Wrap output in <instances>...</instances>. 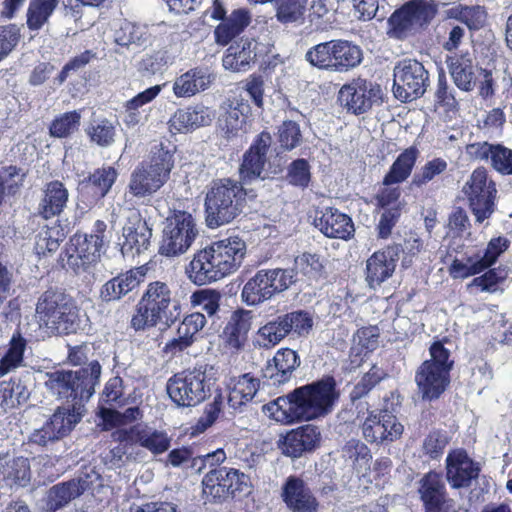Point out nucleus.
<instances>
[{"mask_svg":"<svg viewBox=\"0 0 512 512\" xmlns=\"http://www.w3.org/2000/svg\"><path fill=\"white\" fill-rule=\"evenodd\" d=\"M337 398L334 378L325 377L270 401L263 410L275 421L289 425L329 414Z\"/></svg>","mask_w":512,"mask_h":512,"instance_id":"nucleus-1","label":"nucleus"},{"mask_svg":"<svg viewBox=\"0 0 512 512\" xmlns=\"http://www.w3.org/2000/svg\"><path fill=\"white\" fill-rule=\"evenodd\" d=\"M246 251V243L239 237L215 241L193 255L186 275L199 286L216 282L239 269Z\"/></svg>","mask_w":512,"mask_h":512,"instance_id":"nucleus-2","label":"nucleus"},{"mask_svg":"<svg viewBox=\"0 0 512 512\" xmlns=\"http://www.w3.org/2000/svg\"><path fill=\"white\" fill-rule=\"evenodd\" d=\"M101 365L91 361L76 371L55 370L45 374L44 385L47 391L58 399H67L62 406H81V418L84 416L85 402L95 393L100 382Z\"/></svg>","mask_w":512,"mask_h":512,"instance_id":"nucleus-3","label":"nucleus"},{"mask_svg":"<svg viewBox=\"0 0 512 512\" xmlns=\"http://www.w3.org/2000/svg\"><path fill=\"white\" fill-rule=\"evenodd\" d=\"M246 195L240 181L231 178L212 181L205 197L207 225L216 228L241 215L246 206Z\"/></svg>","mask_w":512,"mask_h":512,"instance_id":"nucleus-4","label":"nucleus"},{"mask_svg":"<svg viewBox=\"0 0 512 512\" xmlns=\"http://www.w3.org/2000/svg\"><path fill=\"white\" fill-rule=\"evenodd\" d=\"M35 317L51 333L70 334L78 329V310L72 297L58 288L44 291L36 302Z\"/></svg>","mask_w":512,"mask_h":512,"instance_id":"nucleus-5","label":"nucleus"},{"mask_svg":"<svg viewBox=\"0 0 512 512\" xmlns=\"http://www.w3.org/2000/svg\"><path fill=\"white\" fill-rule=\"evenodd\" d=\"M304 58L319 70L345 73L361 64L363 53L358 45L350 41L334 39L312 46Z\"/></svg>","mask_w":512,"mask_h":512,"instance_id":"nucleus-6","label":"nucleus"},{"mask_svg":"<svg viewBox=\"0 0 512 512\" xmlns=\"http://www.w3.org/2000/svg\"><path fill=\"white\" fill-rule=\"evenodd\" d=\"M271 144L270 133L263 131L245 151L239 166V181L243 185L272 180L283 172L284 168L280 160H270L267 157Z\"/></svg>","mask_w":512,"mask_h":512,"instance_id":"nucleus-7","label":"nucleus"},{"mask_svg":"<svg viewBox=\"0 0 512 512\" xmlns=\"http://www.w3.org/2000/svg\"><path fill=\"white\" fill-rule=\"evenodd\" d=\"M213 367L207 365L185 370L172 376L167 382V393L179 407H194L210 394L213 377L209 373Z\"/></svg>","mask_w":512,"mask_h":512,"instance_id":"nucleus-8","label":"nucleus"},{"mask_svg":"<svg viewBox=\"0 0 512 512\" xmlns=\"http://www.w3.org/2000/svg\"><path fill=\"white\" fill-rule=\"evenodd\" d=\"M436 14L435 9L422 0H411L396 9L387 20L389 38L404 41L425 29Z\"/></svg>","mask_w":512,"mask_h":512,"instance_id":"nucleus-9","label":"nucleus"},{"mask_svg":"<svg viewBox=\"0 0 512 512\" xmlns=\"http://www.w3.org/2000/svg\"><path fill=\"white\" fill-rule=\"evenodd\" d=\"M171 304V290L161 281L151 282L143 294L136 314L131 319V327L136 331L156 326L159 322L168 324L172 319L168 316Z\"/></svg>","mask_w":512,"mask_h":512,"instance_id":"nucleus-10","label":"nucleus"},{"mask_svg":"<svg viewBox=\"0 0 512 512\" xmlns=\"http://www.w3.org/2000/svg\"><path fill=\"white\" fill-rule=\"evenodd\" d=\"M197 235L194 217L186 211H174L173 215L166 219L159 252L168 257L184 254Z\"/></svg>","mask_w":512,"mask_h":512,"instance_id":"nucleus-11","label":"nucleus"},{"mask_svg":"<svg viewBox=\"0 0 512 512\" xmlns=\"http://www.w3.org/2000/svg\"><path fill=\"white\" fill-rule=\"evenodd\" d=\"M430 84L429 72L415 59H402L393 69V94L401 102H410L424 95Z\"/></svg>","mask_w":512,"mask_h":512,"instance_id":"nucleus-12","label":"nucleus"},{"mask_svg":"<svg viewBox=\"0 0 512 512\" xmlns=\"http://www.w3.org/2000/svg\"><path fill=\"white\" fill-rule=\"evenodd\" d=\"M469 207L479 224L489 219L495 211L497 189L484 168L475 169L462 189Z\"/></svg>","mask_w":512,"mask_h":512,"instance_id":"nucleus-13","label":"nucleus"},{"mask_svg":"<svg viewBox=\"0 0 512 512\" xmlns=\"http://www.w3.org/2000/svg\"><path fill=\"white\" fill-rule=\"evenodd\" d=\"M82 408L78 406H60L41 427L34 429L28 444L48 448L66 435L81 421Z\"/></svg>","mask_w":512,"mask_h":512,"instance_id":"nucleus-14","label":"nucleus"},{"mask_svg":"<svg viewBox=\"0 0 512 512\" xmlns=\"http://www.w3.org/2000/svg\"><path fill=\"white\" fill-rule=\"evenodd\" d=\"M99 479L100 475L94 469H90L81 472L73 479L52 486L47 492L45 510L55 512L64 507L85 491L90 490Z\"/></svg>","mask_w":512,"mask_h":512,"instance_id":"nucleus-15","label":"nucleus"},{"mask_svg":"<svg viewBox=\"0 0 512 512\" xmlns=\"http://www.w3.org/2000/svg\"><path fill=\"white\" fill-rule=\"evenodd\" d=\"M380 99V86L361 78L345 84L338 95L340 104L355 115L366 113Z\"/></svg>","mask_w":512,"mask_h":512,"instance_id":"nucleus-16","label":"nucleus"},{"mask_svg":"<svg viewBox=\"0 0 512 512\" xmlns=\"http://www.w3.org/2000/svg\"><path fill=\"white\" fill-rule=\"evenodd\" d=\"M391 411L384 407L379 412L372 411L362 424V434L366 441L381 444L393 442L403 433V425Z\"/></svg>","mask_w":512,"mask_h":512,"instance_id":"nucleus-17","label":"nucleus"},{"mask_svg":"<svg viewBox=\"0 0 512 512\" xmlns=\"http://www.w3.org/2000/svg\"><path fill=\"white\" fill-rule=\"evenodd\" d=\"M446 480L452 489L471 487L481 471L479 463L463 449H455L446 457Z\"/></svg>","mask_w":512,"mask_h":512,"instance_id":"nucleus-18","label":"nucleus"},{"mask_svg":"<svg viewBox=\"0 0 512 512\" xmlns=\"http://www.w3.org/2000/svg\"><path fill=\"white\" fill-rule=\"evenodd\" d=\"M152 229L141 219L138 212H131L122 228L119 239L123 256L134 257L146 251L150 246Z\"/></svg>","mask_w":512,"mask_h":512,"instance_id":"nucleus-19","label":"nucleus"},{"mask_svg":"<svg viewBox=\"0 0 512 512\" xmlns=\"http://www.w3.org/2000/svg\"><path fill=\"white\" fill-rule=\"evenodd\" d=\"M322 436L318 426L302 425L287 432L280 441L282 453L291 458H299L319 447Z\"/></svg>","mask_w":512,"mask_h":512,"instance_id":"nucleus-20","label":"nucleus"},{"mask_svg":"<svg viewBox=\"0 0 512 512\" xmlns=\"http://www.w3.org/2000/svg\"><path fill=\"white\" fill-rule=\"evenodd\" d=\"M143 267L130 269L117 274L106 281L99 290V299L103 303H114L129 296L144 281Z\"/></svg>","mask_w":512,"mask_h":512,"instance_id":"nucleus-21","label":"nucleus"},{"mask_svg":"<svg viewBox=\"0 0 512 512\" xmlns=\"http://www.w3.org/2000/svg\"><path fill=\"white\" fill-rule=\"evenodd\" d=\"M400 247L389 246L373 253L366 261V282L371 289H377L389 279L396 268Z\"/></svg>","mask_w":512,"mask_h":512,"instance_id":"nucleus-22","label":"nucleus"},{"mask_svg":"<svg viewBox=\"0 0 512 512\" xmlns=\"http://www.w3.org/2000/svg\"><path fill=\"white\" fill-rule=\"evenodd\" d=\"M415 382L423 400L438 399L450 383V374L442 367L422 363L415 373Z\"/></svg>","mask_w":512,"mask_h":512,"instance_id":"nucleus-23","label":"nucleus"},{"mask_svg":"<svg viewBox=\"0 0 512 512\" xmlns=\"http://www.w3.org/2000/svg\"><path fill=\"white\" fill-rule=\"evenodd\" d=\"M300 357L290 348L279 349L263 369V376L270 385L279 386L289 382L300 366Z\"/></svg>","mask_w":512,"mask_h":512,"instance_id":"nucleus-24","label":"nucleus"},{"mask_svg":"<svg viewBox=\"0 0 512 512\" xmlns=\"http://www.w3.org/2000/svg\"><path fill=\"white\" fill-rule=\"evenodd\" d=\"M69 202V191L59 180H52L44 184L41 197L36 207L38 216L45 220L61 215Z\"/></svg>","mask_w":512,"mask_h":512,"instance_id":"nucleus-25","label":"nucleus"},{"mask_svg":"<svg viewBox=\"0 0 512 512\" xmlns=\"http://www.w3.org/2000/svg\"><path fill=\"white\" fill-rule=\"evenodd\" d=\"M282 499L293 512H316L318 502L307 484L296 476H289L282 487Z\"/></svg>","mask_w":512,"mask_h":512,"instance_id":"nucleus-26","label":"nucleus"},{"mask_svg":"<svg viewBox=\"0 0 512 512\" xmlns=\"http://www.w3.org/2000/svg\"><path fill=\"white\" fill-rule=\"evenodd\" d=\"M215 80L216 75L209 68H191L175 79L173 93L178 98L192 97L209 89Z\"/></svg>","mask_w":512,"mask_h":512,"instance_id":"nucleus-27","label":"nucleus"},{"mask_svg":"<svg viewBox=\"0 0 512 512\" xmlns=\"http://www.w3.org/2000/svg\"><path fill=\"white\" fill-rule=\"evenodd\" d=\"M314 225L329 238L348 239L354 232L351 218L331 207L316 212Z\"/></svg>","mask_w":512,"mask_h":512,"instance_id":"nucleus-28","label":"nucleus"},{"mask_svg":"<svg viewBox=\"0 0 512 512\" xmlns=\"http://www.w3.org/2000/svg\"><path fill=\"white\" fill-rule=\"evenodd\" d=\"M221 127L228 137L242 129L250 113V105L242 95H231L220 106Z\"/></svg>","mask_w":512,"mask_h":512,"instance_id":"nucleus-29","label":"nucleus"},{"mask_svg":"<svg viewBox=\"0 0 512 512\" xmlns=\"http://www.w3.org/2000/svg\"><path fill=\"white\" fill-rule=\"evenodd\" d=\"M418 493L424 505V512H444L446 487L442 476L428 472L418 482Z\"/></svg>","mask_w":512,"mask_h":512,"instance_id":"nucleus-30","label":"nucleus"},{"mask_svg":"<svg viewBox=\"0 0 512 512\" xmlns=\"http://www.w3.org/2000/svg\"><path fill=\"white\" fill-rule=\"evenodd\" d=\"M165 183L164 179L140 163L130 175L127 193L144 201L150 199Z\"/></svg>","mask_w":512,"mask_h":512,"instance_id":"nucleus-31","label":"nucleus"},{"mask_svg":"<svg viewBox=\"0 0 512 512\" xmlns=\"http://www.w3.org/2000/svg\"><path fill=\"white\" fill-rule=\"evenodd\" d=\"M260 387V380L251 373H245L231 379L229 383L228 405L235 412H242L255 397Z\"/></svg>","mask_w":512,"mask_h":512,"instance_id":"nucleus-32","label":"nucleus"},{"mask_svg":"<svg viewBox=\"0 0 512 512\" xmlns=\"http://www.w3.org/2000/svg\"><path fill=\"white\" fill-rule=\"evenodd\" d=\"M130 438L139 446L151 452L154 456L165 453L171 446V437L166 431L150 427L133 426Z\"/></svg>","mask_w":512,"mask_h":512,"instance_id":"nucleus-33","label":"nucleus"},{"mask_svg":"<svg viewBox=\"0 0 512 512\" xmlns=\"http://www.w3.org/2000/svg\"><path fill=\"white\" fill-rule=\"evenodd\" d=\"M250 12L245 8H239L220 23L214 31L215 40L220 45H227L249 25Z\"/></svg>","mask_w":512,"mask_h":512,"instance_id":"nucleus-34","label":"nucleus"},{"mask_svg":"<svg viewBox=\"0 0 512 512\" xmlns=\"http://www.w3.org/2000/svg\"><path fill=\"white\" fill-rule=\"evenodd\" d=\"M227 467L211 469L202 480V492L209 502H223L232 495L228 479L224 476Z\"/></svg>","mask_w":512,"mask_h":512,"instance_id":"nucleus-35","label":"nucleus"},{"mask_svg":"<svg viewBox=\"0 0 512 512\" xmlns=\"http://www.w3.org/2000/svg\"><path fill=\"white\" fill-rule=\"evenodd\" d=\"M446 64L454 84L462 91H472L475 86L472 60L465 55H454L447 57Z\"/></svg>","mask_w":512,"mask_h":512,"instance_id":"nucleus-36","label":"nucleus"},{"mask_svg":"<svg viewBox=\"0 0 512 512\" xmlns=\"http://www.w3.org/2000/svg\"><path fill=\"white\" fill-rule=\"evenodd\" d=\"M418 156L419 151L417 148L409 147L405 149L391 165L383 179V184L390 186L404 182L411 175Z\"/></svg>","mask_w":512,"mask_h":512,"instance_id":"nucleus-37","label":"nucleus"},{"mask_svg":"<svg viewBox=\"0 0 512 512\" xmlns=\"http://www.w3.org/2000/svg\"><path fill=\"white\" fill-rule=\"evenodd\" d=\"M255 57L256 52L252 41L241 39L240 42L231 45L227 49L223 58V65L233 71H246Z\"/></svg>","mask_w":512,"mask_h":512,"instance_id":"nucleus-38","label":"nucleus"},{"mask_svg":"<svg viewBox=\"0 0 512 512\" xmlns=\"http://www.w3.org/2000/svg\"><path fill=\"white\" fill-rule=\"evenodd\" d=\"M26 340L20 332L13 334L3 354L0 353V376H5L23 366Z\"/></svg>","mask_w":512,"mask_h":512,"instance_id":"nucleus-39","label":"nucleus"},{"mask_svg":"<svg viewBox=\"0 0 512 512\" xmlns=\"http://www.w3.org/2000/svg\"><path fill=\"white\" fill-rule=\"evenodd\" d=\"M66 238L64 228L59 224L43 225L35 235L34 251L38 256H45L58 250Z\"/></svg>","mask_w":512,"mask_h":512,"instance_id":"nucleus-40","label":"nucleus"},{"mask_svg":"<svg viewBox=\"0 0 512 512\" xmlns=\"http://www.w3.org/2000/svg\"><path fill=\"white\" fill-rule=\"evenodd\" d=\"M141 164L167 182L174 167L173 151L163 143L154 144L150 150L149 161Z\"/></svg>","mask_w":512,"mask_h":512,"instance_id":"nucleus-41","label":"nucleus"},{"mask_svg":"<svg viewBox=\"0 0 512 512\" xmlns=\"http://www.w3.org/2000/svg\"><path fill=\"white\" fill-rule=\"evenodd\" d=\"M29 396L28 388L20 380L0 382V415L25 403Z\"/></svg>","mask_w":512,"mask_h":512,"instance_id":"nucleus-42","label":"nucleus"},{"mask_svg":"<svg viewBox=\"0 0 512 512\" xmlns=\"http://www.w3.org/2000/svg\"><path fill=\"white\" fill-rule=\"evenodd\" d=\"M149 37L146 26L128 21H124L114 33L116 44L128 49L146 45Z\"/></svg>","mask_w":512,"mask_h":512,"instance_id":"nucleus-43","label":"nucleus"},{"mask_svg":"<svg viewBox=\"0 0 512 512\" xmlns=\"http://www.w3.org/2000/svg\"><path fill=\"white\" fill-rule=\"evenodd\" d=\"M272 297V289L269 288L261 270L245 283L241 292L243 302L250 306L258 305Z\"/></svg>","mask_w":512,"mask_h":512,"instance_id":"nucleus-44","label":"nucleus"},{"mask_svg":"<svg viewBox=\"0 0 512 512\" xmlns=\"http://www.w3.org/2000/svg\"><path fill=\"white\" fill-rule=\"evenodd\" d=\"M3 478L11 487H26L31 478L30 464L27 458L16 457L5 460Z\"/></svg>","mask_w":512,"mask_h":512,"instance_id":"nucleus-45","label":"nucleus"},{"mask_svg":"<svg viewBox=\"0 0 512 512\" xmlns=\"http://www.w3.org/2000/svg\"><path fill=\"white\" fill-rule=\"evenodd\" d=\"M58 0H30L26 13L27 27L40 30L49 20L58 5Z\"/></svg>","mask_w":512,"mask_h":512,"instance_id":"nucleus-46","label":"nucleus"},{"mask_svg":"<svg viewBox=\"0 0 512 512\" xmlns=\"http://www.w3.org/2000/svg\"><path fill=\"white\" fill-rule=\"evenodd\" d=\"M342 457L358 472L366 470L372 459L370 449L366 444L357 439L349 440L342 447Z\"/></svg>","mask_w":512,"mask_h":512,"instance_id":"nucleus-47","label":"nucleus"},{"mask_svg":"<svg viewBox=\"0 0 512 512\" xmlns=\"http://www.w3.org/2000/svg\"><path fill=\"white\" fill-rule=\"evenodd\" d=\"M288 321L285 315L278 316L275 320L266 323L258 331V343L268 348L277 345L288 334Z\"/></svg>","mask_w":512,"mask_h":512,"instance_id":"nucleus-48","label":"nucleus"},{"mask_svg":"<svg viewBox=\"0 0 512 512\" xmlns=\"http://www.w3.org/2000/svg\"><path fill=\"white\" fill-rule=\"evenodd\" d=\"M118 177V171L111 166H103L91 173L83 183H88L95 188V194L104 198Z\"/></svg>","mask_w":512,"mask_h":512,"instance_id":"nucleus-49","label":"nucleus"},{"mask_svg":"<svg viewBox=\"0 0 512 512\" xmlns=\"http://www.w3.org/2000/svg\"><path fill=\"white\" fill-rule=\"evenodd\" d=\"M81 111H71L56 117L50 125L51 136L65 138L76 132L80 126Z\"/></svg>","mask_w":512,"mask_h":512,"instance_id":"nucleus-50","label":"nucleus"},{"mask_svg":"<svg viewBox=\"0 0 512 512\" xmlns=\"http://www.w3.org/2000/svg\"><path fill=\"white\" fill-rule=\"evenodd\" d=\"M86 131L90 140L101 147H109L115 141L116 128L108 119L94 120Z\"/></svg>","mask_w":512,"mask_h":512,"instance_id":"nucleus-51","label":"nucleus"},{"mask_svg":"<svg viewBox=\"0 0 512 512\" xmlns=\"http://www.w3.org/2000/svg\"><path fill=\"white\" fill-rule=\"evenodd\" d=\"M267 284L272 289L273 296L287 290L294 282L296 273L294 269H261Z\"/></svg>","mask_w":512,"mask_h":512,"instance_id":"nucleus-52","label":"nucleus"},{"mask_svg":"<svg viewBox=\"0 0 512 512\" xmlns=\"http://www.w3.org/2000/svg\"><path fill=\"white\" fill-rule=\"evenodd\" d=\"M221 293L214 289H200L192 293L190 303L200 307L208 316H214L220 308Z\"/></svg>","mask_w":512,"mask_h":512,"instance_id":"nucleus-53","label":"nucleus"},{"mask_svg":"<svg viewBox=\"0 0 512 512\" xmlns=\"http://www.w3.org/2000/svg\"><path fill=\"white\" fill-rule=\"evenodd\" d=\"M385 376V372L380 367L373 365L354 385L350 392L351 400L355 402L366 396Z\"/></svg>","mask_w":512,"mask_h":512,"instance_id":"nucleus-54","label":"nucleus"},{"mask_svg":"<svg viewBox=\"0 0 512 512\" xmlns=\"http://www.w3.org/2000/svg\"><path fill=\"white\" fill-rule=\"evenodd\" d=\"M308 0H278L276 17L283 24L302 19Z\"/></svg>","mask_w":512,"mask_h":512,"instance_id":"nucleus-55","label":"nucleus"},{"mask_svg":"<svg viewBox=\"0 0 512 512\" xmlns=\"http://www.w3.org/2000/svg\"><path fill=\"white\" fill-rule=\"evenodd\" d=\"M286 181L295 187L304 189L311 180L310 165L303 158L292 161L287 167Z\"/></svg>","mask_w":512,"mask_h":512,"instance_id":"nucleus-56","label":"nucleus"},{"mask_svg":"<svg viewBox=\"0 0 512 512\" xmlns=\"http://www.w3.org/2000/svg\"><path fill=\"white\" fill-rule=\"evenodd\" d=\"M447 162L442 158H434L425 163L421 169L413 175L411 186L422 187L432 181L436 176L446 171Z\"/></svg>","mask_w":512,"mask_h":512,"instance_id":"nucleus-57","label":"nucleus"},{"mask_svg":"<svg viewBox=\"0 0 512 512\" xmlns=\"http://www.w3.org/2000/svg\"><path fill=\"white\" fill-rule=\"evenodd\" d=\"M454 17L465 24L470 30H479L484 27L487 19L485 9L479 5L465 6L455 11Z\"/></svg>","mask_w":512,"mask_h":512,"instance_id":"nucleus-58","label":"nucleus"},{"mask_svg":"<svg viewBox=\"0 0 512 512\" xmlns=\"http://www.w3.org/2000/svg\"><path fill=\"white\" fill-rule=\"evenodd\" d=\"M72 246L86 259L96 260L103 248V240L97 235H76L71 239Z\"/></svg>","mask_w":512,"mask_h":512,"instance_id":"nucleus-59","label":"nucleus"},{"mask_svg":"<svg viewBox=\"0 0 512 512\" xmlns=\"http://www.w3.org/2000/svg\"><path fill=\"white\" fill-rule=\"evenodd\" d=\"M100 416L104 422L112 426L130 424L142 417L141 411L137 406L129 407L124 412H119L110 408H101Z\"/></svg>","mask_w":512,"mask_h":512,"instance_id":"nucleus-60","label":"nucleus"},{"mask_svg":"<svg viewBox=\"0 0 512 512\" xmlns=\"http://www.w3.org/2000/svg\"><path fill=\"white\" fill-rule=\"evenodd\" d=\"M285 315L286 321H288V330L298 336H305L309 334L313 327V318L307 311L297 310Z\"/></svg>","mask_w":512,"mask_h":512,"instance_id":"nucleus-61","label":"nucleus"},{"mask_svg":"<svg viewBox=\"0 0 512 512\" xmlns=\"http://www.w3.org/2000/svg\"><path fill=\"white\" fill-rule=\"evenodd\" d=\"M302 139L299 125L294 121H284L278 129V140L285 150L296 148Z\"/></svg>","mask_w":512,"mask_h":512,"instance_id":"nucleus-62","label":"nucleus"},{"mask_svg":"<svg viewBox=\"0 0 512 512\" xmlns=\"http://www.w3.org/2000/svg\"><path fill=\"white\" fill-rule=\"evenodd\" d=\"M20 28L15 24L0 26V61L6 58L20 40Z\"/></svg>","mask_w":512,"mask_h":512,"instance_id":"nucleus-63","label":"nucleus"},{"mask_svg":"<svg viewBox=\"0 0 512 512\" xmlns=\"http://www.w3.org/2000/svg\"><path fill=\"white\" fill-rule=\"evenodd\" d=\"M509 245L510 241L505 237L492 238L487 245L484 255L478 259L483 266V270L495 264L499 256L508 249Z\"/></svg>","mask_w":512,"mask_h":512,"instance_id":"nucleus-64","label":"nucleus"}]
</instances>
